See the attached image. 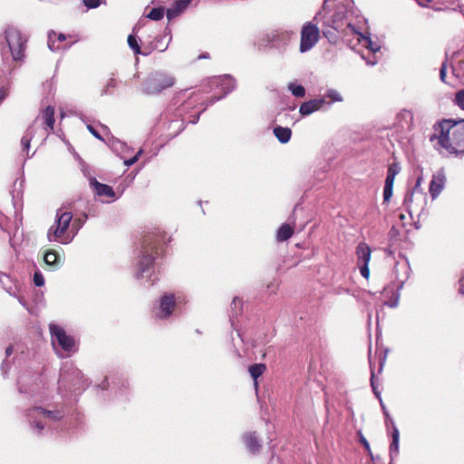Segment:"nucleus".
Returning a JSON list of instances; mask_svg holds the SVG:
<instances>
[{"mask_svg":"<svg viewBox=\"0 0 464 464\" xmlns=\"http://www.w3.org/2000/svg\"><path fill=\"white\" fill-rule=\"evenodd\" d=\"M434 134L430 140H438V143L449 153H464V120H443L433 126Z\"/></svg>","mask_w":464,"mask_h":464,"instance_id":"1","label":"nucleus"},{"mask_svg":"<svg viewBox=\"0 0 464 464\" xmlns=\"http://www.w3.org/2000/svg\"><path fill=\"white\" fill-rule=\"evenodd\" d=\"M76 222L72 221L71 212L58 209L55 215V222L48 230L49 241L60 244L70 243L81 228V225L76 226Z\"/></svg>","mask_w":464,"mask_h":464,"instance_id":"2","label":"nucleus"},{"mask_svg":"<svg viewBox=\"0 0 464 464\" xmlns=\"http://www.w3.org/2000/svg\"><path fill=\"white\" fill-rule=\"evenodd\" d=\"M165 234L160 229L144 235L141 243V256L139 262V271L145 273L154 263L161 251Z\"/></svg>","mask_w":464,"mask_h":464,"instance_id":"3","label":"nucleus"},{"mask_svg":"<svg viewBox=\"0 0 464 464\" xmlns=\"http://www.w3.org/2000/svg\"><path fill=\"white\" fill-rule=\"evenodd\" d=\"M5 37L13 59L21 61L24 56V53L27 40L18 29L14 27L5 30Z\"/></svg>","mask_w":464,"mask_h":464,"instance_id":"4","label":"nucleus"},{"mask_svg":"<svg viewBox=\"0 0 464 464\" xmlns=\"http://www.w3.org/2000/svg\"><path fill=\"white\" fill-rule=\"evenodd\" d=\"M186 303L187 301L182 295L164 294L160 298V305L156 313V317L158 319H168L172 315L176 308Z\"/></svg>","mask_w":464,"mask_h":464,"instance_id":"5","label":"nucleus"},{"mask_svg":"<svg viewBox=\"0 0 464 464\" xmlns=\"http://www.w3.org/2000/svg\"><path fill=\"white\" fill-rule=\"evenodd\" d=\"M174 84L175 78L173 76L168 73L159 72L146 80L144 92L148 94H158L172 87Z\"/></svg>","mask_w":464,"mask_h":464,"instance_id":"6","label":"nucleus"},{"mask_svg":"<svg viewBox=\"0 0 464 464\" xmlns=\"http://www.w3.org/2000/svg\"><path fill=\"white\" fill-rule=\"evenodd\" d=\"M50 334L53 346L57 343L64 352L74 353L76 351L75 340L72 335L67 334L65 330L58 324H50Z\"/></svg>","mask_w":464,"mask_h":464,"instance_id":"7","label":"nucleus"},{"mask_svg":"<svg viewBox=\"0 0 464 464\" xmlns=\"http://www.w3.org/2000/svg\"><path fill=\"white\" fill-rule=\"evenodd\" d=\"M320 31L316 24L311 22L304 24L301 31L300 51L302 53L312 49L319 40Z\"/></svg>","mask_w":464,"mask_h":464,"instance_id":"8","label":"nucleus"},{"mask_svg":"<svg viewBox=\"0 0 464 464\" xmlns=\"http://www.w3.org/2000/svg\"><path fill=\"white\" fill-rule=\"evenodd\" d=\"M372 250L365 242H361L356 246L357 265L360 267L361 275L368 279L370 276L369 262L371 260Z\"/></svg>","mask_w":464,"mask_h":464,"instance_id":"9","label":"nucleus"},{"mask_svg":"<svg viewBox=\"0 0 464 464\" xmlns=\"http://www.w3.org/2000/svg\"><path fill=\"white\" fill-rule=\"evenodd\" d=\"M420 181V179H418L415 188L406 194L403 200V205L410 213L422 208L423 202L425 201V195L418 188Z\"/></svg>","mask_w":464,"mask_h":464,"instance_id":"10","label":"nucleus"},{"mask_svg":"<svg viewBox=\"0 0 464 464\" xmlns=\"http://www.w3.org/2000/svg\"><path fill=\"white\" fill-rule=\"evenodd\" d=\"M446 183V176L443 171H438L432 176V179L429 186V191L431 198H436L443 190Z\"/></svg>","mask_w":464,"mask_h":464,"instance_id":"11","label":"nucleus"},{"mask_svg":"<svg viewBox=\"0 0 464 464\" xmlns=\"http://www.w3.org/2000/svg\"><path fill=\"white\" fill-rule=\"evenodd\" d=\"M324 103V99L310 100L301 104L299 112L303 116L310 115L311 113L320 110Z\"/></svg>","mask_w":464,"mask_h":464,"instance_id":"12","label":"nucleus"},{"mask_svg":"<svg viewBox=\"0 0 464 464\" xmlns=\"http://www.w3.org/2000/svg\"><path fill=\"white\" fill-rule=\"evenodd\" d=\"M396 124L401 130H410L413 125V114L411 111L403 110L398 115L396 119Z\"/></svg>","mask_w":464,"mask_h":464,"instance_id":"13","label":"nucleus"},{"mask_svg":"<svg viewBox=\"0 0 464 464\" xmlns=\"http://www.w3.org/2000/svg\"><path fill=\"white\" fill-rule=\"evenodd\" d=\"M384 414L386 416V421L389 420L391 421V424L392 426V443L390 445V455L391 458H394L398 455L399 452V439H400V432L398 428L394 425L393 421L391 420L389 414L384 411Z\"/></svg>","mask_w":464,"mask_h":464,"instance_id":"14","label":"nucleus"},{"mask_svg":"<svg viewBox=\"0 0 464 464\" xmlns=\"http://www.w3.org/2000/svg\"><path fill=\"white\" fill-rule=\"evenodd\" d=\"M32 417L34 414L41 415L44 418L52 420H59L63 418V414L60 411H48L42 407H34L30 410L29 413Z\"/></svg>","mask_w":464,"mask_h":464,"instance_id":"15","label":"nucleus"},{"mask_svg":"<svg viewBox=\"0 0 464 464\" xmlns=\"http://www.w3.org/2000/svg\"><path fill=\"white\" fill-rule=\"evenodd\" d=\"M41 117L45 124V130L50 132L53 130L54 127V107L52 105L47 106L44 110H43L41 113Z\"/></svg>","mask_w":464,"mask_h":464,"instance_id":"16","label":"nucleus"},{"mask_svg":"<svg viewBox=\"0 0 464 464\" xmlns=\"http://www.w3.org/2000/svg\"><path fill=\"white\" fill-rule=\"evenodd\" d=\"M244 442L253 454L259 452L261 443L254 432H249L244 435Z\"/></svg>","mask_w":464,"mask_h":464,"instance_id":"17","label":"nucleus"},{"mask_svg":"<svg viewBox=\"0 0 464 464\" xmlns=\"http://www.w3.org/2000/svg\"><path fill=\"white\" fill-rule=\"evenodd\" d=\"M93 185L95 193L100 197L114 198L115 193L111 187L94 180L92 182Z\"/></svg>","mask_w":464,"mask_h":464,"instance_id":"18","label":"nucleus"},{"mask_svg":"<svg viewBox=\"0 0 464 464\" xmlns=\"http://www.w3.org/2000/svg\"><path fill=\"white\" fill-rule=\"evenodd\" d=\"M44 261L51 270H55L60 265V256L54 250H48L44 254Z\"/></svg>","mask_w":464,"mask_h":464,"instance_id":"19","label":"nucleus"},{"mask_svg":"<svg viewBox=\"0 0 464 464\" xmlns=\"http://www.w3.org/2000/svg\"><path fill=\"white\" fill-rule=\"evenodd\" d=\"M294 227L289 224H283L277 230L276 240L283 242L288 240L294 235Z\"/></svg>","mask_w":464,"mask_h":464,"instance_id":"20","label":"nucleus"},{"mask_svg":"<svg viewBox=\"0 0 464 464\" xmlns=\"http://www.w3.org/2000/svg\"><path fill=\"white\" fill-rule=\"evenodd\" d=\"M274 134L281 143H286L291 139L292 130L287 127L277 126L274 129Z\"/></svg>","mask_w":464,"mask_h":464,"instance_id":"21","label":"nucleus"},{"mask_svg":"<svg viewBox=\"0 0 464 464\" xmlns=\"http://www.w3.org/2000/svg\"><path fill=\"white\" fill-rule=\"evenodd\" d=\"M266 366L265 363H254L249 366L248 372H249L251 377L253 378V380L255 381L256 388H257V386H258L257 379L261 375H263V373L266 372Z\"/></svg>","mask_w":464,"mask_h":464,"instance_id":"22","label":"nucleus"},{"mask_svg":"<svg viewBox=\"0 0 464 464\" xmlns=\"http://www.w3.org/2000/svg\"><path fill=\"white\" fill-rule=\"evenodd\" d=\"M394 180L385 179V184L383 188V202L388 203L392 197Z\"/></svg>","mask_w":464,"mask_h":464,"instance_id":"23","label":"nucleus"},{"mask_svg":"<svg viewBox=\"0 0 464 464\" xmlns=\"http://www.w3.org/2000/svg\"><path fill=\"white\" fill-rule=\"evenodd\" d=\"M164 16V7L153 8L148 14L147 17L153 21H160Z\"/></svg>","mask_w":464,"mask_h":464,"instance_id":"24","label":"nucleus"},{"mask_svg":"<svg viewBox=\"0 0 464 464\" xmlns=\"http://www.w3.org/2000/svg\"><path fill=\"white\" fill-rule=\"evenodd\" d=\"M400 170L401 168L398 163H392L388 168L386 179L395 180V177L400 172Z\"/></svg>","mask_w":464,"mask_h":464,"instance_id":"25","label":"nucleus"},{"mask_svg":"<svg viewBox=\"0 0 464 464\" xmlns=\"http://www.w3.org/2000/svg\"><path fill=\"white\" fill-rule=\"evenodd\" d=\"M128 44L133 50L135 54L140 53V48L138 41L134 35L130 34L128 36Z\"/></svg>","mask_w":464,"mask_h":464,"instance_id":"26","label":"nucleus"},{"mask_svg":"<svg viewBox=\"0 0 464 464\" xmlns=\"http://www.w3.org/2000/svg\"><path fill=\"white\" fill-rule=\"evenodd\" d=\"M357 436L359 438V441L360 443L363 446V448L365 449V450L367 451L368 455L369 456H372V450H371V447H370V444L368 442V440H366V438L363 436L362 432L361 430H359L357 432Z\"/></svg>","mask_w":464,"mask_h":464,"instance_id":"27","label":"nucleus"},{"mask_svg":"<svg viewBox=\"0 0 464 464\" xmlns=\"http://www.w3.org/2000/svg\"><path fill=\"white\" fill-rule=\"evenodd\" d=\"M454 102L458 105L461 110L464 111V89L459 90L455 94Z\"/></svg>","mask_w":464,"mask_h":464,"instance_id":"28","label":"nucleus"},{"mask_svg":"<svg viewBox=\"0 0 464 464\" xmlns=\"http://www.w3.org/2000/svg\"><path fill=\"white\" fill-rule=\"evenodd\" d=\"M290 90L294 96L301 98L305 94V90L302 85H291Z\"/></svg>","mask_w":464,"mask_h":464,"instance_id":"29","label":"nucleus"},{"mask_svg":"<svg viewBox=\"0 0 464 464\" xmlns=\"http://www.w3.org/2000/svg\"><path fill=\"white\" fill-rule=\"evenodd\" d=\"M181 14V11H179L176 6L172 5L171 7L168 8L166 11V15L168 20H172L175 17L179 16Z\"/></svg>","mask_w":464,"mask_h":464,"instance_id":"30","label":"nucleus"},{"mask_svg":"<svg viewBox=\"0 0 464 464\" xmlns=\"http://www.w3.org/2000/svg\"><path fill=\"white\" fill-rule=\"evenodd\" d=\"M193 0H176L173 4L181 13L188 6Z\"/></svg>","mask_w":464,"mask_h":464,"instance_id":"31","label":"nucleus"},{"mask_svg":"<svg viewBox=\"0 0 464 464\" xmlns=\"http://www.w3.org/2000/svg\"><path fill=\"white\" fill-rule=\"evenodd\" d=\"M34 284L36 286H43L44 285V278L40 271H36L34 274Z\"/></svg>","mask_w":464,"mask_h":464,"instance_id":"32","label":"nucleus"},{"mask_svg":"<svg viewBox=\"0 0 464 464\" xmlns=\"http://www.w3.org/2000/svg\"><path fill=\"white\" fill-rule=\"evenodd\" d=\"M371 386L372 388V391H373L374 394L377 397H379L380 396V392H378L377 380H376V377H375V374H374L373 371H372V374H371Z\"/></svg>","mask_w":464,"mask_h":464,"instance_id":"33","label":"nucleus"},{"mask_svg":"<svg viewBox=\"0 0 464 464\" xmlns=\"http://www.w3.org/2000/svg\"><path fill=\"white\" fill-rule=\"evenodd\" d=\"M83 4L88 8H96L100 5V0H83Z\"/></svg>","mask_w":464,"mask_h":464,"instance_id":"34","label":"nucleus"},{"mask_svg":"<svg viewBox=\"0 0 464 464\" xmlns=\"http://www.w3.org/2000/svg\"><path fill=\"white\" fill-rule=\"evenodd\" d=\"M327 96L331 99L332 102H342L343 98L342 96L334 91H331Z\"/></svg>","mask_w":464,"mask_h":464,"instance_id":"35","label":"nucleus"},{"mask_svg":"<svg viewBox=\"0 0 464 464\" xmlns=\"http://www.w3.org/2000/svg\"><path fill=\"white\" fill-rule=\"evenodd\" d=\"M447 61H445L440 69V78L443 82H446Z\"/></svg>","mask_w":464,"mask_h":464,"instance_id":"36","label":"nucleus"},{"mask_svg":"<svg viewBox=\"0 0 464 464\" xmlns=\"http://www.w3.org/2000/svg\"><path fill=\"white\" fill-rule=\"evenodd\" d=\"M30 142H31V138H28L27 136H24L21 139V145H22L24 150L28 151V150L30 148Z\"/></svg>","mask_w":464,"mask_h":464,"instance_id":"37","label":"nucleus"},{"mask_svg":"<svg viewBox=\"0 0 464 464\" xmlns=\"http://www.w3.org/2000/svg\"><path fill=\"white\" fill-rule=\"evenodd\" d=\"M88 130L94 137H96L99 140H102L99 132L92 125H88Z\"/></svg>","mask_w":464,"mask_h":464,"instance_id":"38","label":"nucleus"},{"mask_svg":"<svg viewBox=\"0 0 464 464\" xmlns=\"http://www.w3.org/2000/svg\"><path fill=\"white\" fill-rule=\"evenodd\" d=\"M385 360H386V355H382L381 358H380V367H379V372H381L382 371V367L385 363Z\"/></svg>","mask_w":464,"mask_h":464,"instance_id":"39","label":"nucleus"},{"mask_svg":"<svg viewBox=\"0 0 464 464\" xmlns=\"http://www.w3.org/2000/svg\"><path fill=\"white\" fill-rule=\"evenodd\" d=\"M53 34L54 36H57V39H58V41H60V42H63V41H65V40H66V36H65V34H56L55 33H53Z\"/></svg>","mask_w":464,"mask_h":464,"instance_id":"40","label":"nucleus"},{"mask_svg":"<svg viewBox=\"0 0 464 464\" xmlns=\"http://www.w3.org/2000/svg\"><path fill=\"white\" fill-rule=\"evenodd\" d=\"M432 0H417L418 4L421 6H427Z\"/></svg>","mask_w":464,"mask_h":464,"instance_id":"41","label":"nucleus"},{"mask_svg":"<svg viewBox=\"0 0 464 464\" xmlns=\"http://www.w3.org/2000/svg\"><path fill=\"white\" fill-rule=\"evenodd\" d=\"M35 427L39 430L40 432L44 429V425L41 421H36Z\"/></svg>","mask_w":464,"mask_h":464,"instance_id":"42","label":"nucleus"},{"mask_svg":"<svg viewBox=\"0 0 464 464\" xmlns=\"http://www.w3.org/2000/svg\"><path fill=\"white\" fill-rule=\"evenodd\" d=\"M210 56L208 53L198 55V59H209Z\"/></svg>","mask_w":464,"mask_h":464,"instance_id":"43","label":"nucleus"},{"mask_svg":"<svg viewBox=\"0 0 464 464\" xmlns=\"http://www.w3.org/2000/svg\"><path fill=\"white\" fill-rule=\"evenodd\" d=\"M13 353V346L12 345H9L6 350H5V353L7 356L11 355V353Z\"/></svg>","mask_w":464,"mask_h":464,"instance_id":"44","label":"nucleus"},{"mask_svg":"<svg viewBox=\"0 0 464 464\" xmlns=\"http://www.w3.org/2000/svg\"><path fill=\"white\" fill-rule=\"evenodd\" d=\"M138 156H139V154H138V155H136L135 157H133L132 159H130V160L128 161V164H129V165H130V164H133L134 162H136V161H137V160H138Z\"/></svg>","mask_w":464,"mask_h":464,"instance_id":"45","label":"nucleus"},{"mask_svg":"<svg viewBox=\"0 0 464 464\" xmlns=\"http://www.w3.org/2000/svg\"><path fill=\"white\" fill-rule=\"evenodd\" d=\"M237 303H238L239 304H241V301L236 297V298H234V299H233L232 304H233L234 305H237Z\"/></svg>","mask_w":464,"mask_h":464,"instance_id":"46","label":"nucleus"},{"mask_svg":"<svg viewBox=\"0 0 464 464\" xmlns=\"http://www.w3.org/2000/svg\"><path fill=\"white\" fill-rule=\"evenodd\" d=\"M5 96V92L3 90H0V100H3Z\"/></svg>","mask_w":464,"mask_h":464,"instance_id":"47","label":"nucleus"},{"mask_svg":"<svg viewBox=\"0 0 464 464\" xmlns=\"http://www.w3.org/2000/svg\"><path fill=\"white\" fill-rule=\"evenodd\" d=\"M73 221H77V222H76V226H78V225H81V226H82V223H83L80 218H75Z\"/></svg>","mask_w":464,"mask_h":464,"instance_id":"48","label":"nucleus"},{"mask_svg":"<svg viewBox=\"0 0 464 464\" xmlns=\"http://www.w3.org/2000/svg\"><path fill=\"white\" fill-rule=\"evenodd\" d=\"M49 47H50V49H52V50H54V49H58V48H59V47H56V48L53 47V45H52L51 44H49Z\"/></svg>","mask_w":464,"mask_h":464,"instance_id":"49","label":"nucleus"},{"mask_svg":"<svg viewBox=\"0 0 464 464\" xmlns=\"http://www.w3.org/2000/svg\"><path fill=\"white\" fill-rule=\"evenodd\" d=\"M324 35L325 37H328V32L324 31Z\"/></svg>","mask_w":464,"mask_h":464,"instance_id":"50","label":"nucleus"}]
</instances>
